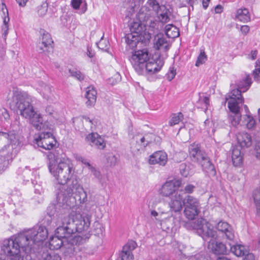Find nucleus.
<instances>
[{"label": "nucleus", "mask_w": 260, "mask_h": 260, "mask_svg": "<svg viewBox=\"0 0 260 260\" xmlns=\"http://www.w3.org/2000/svg\"><path fill=\"white\" fill-rule=\"evenodd\" d=\"M49 162L48 168L50 172L56 179L57 182L64 185L62 190L58 193L59 199L62 198L63 203L68 204V198L75 194L79 198L81 203L87 201V194L82 186L79 183L76 176H73L74 170L73 167L68 161L59 160L54 155L50 154L48 155Z\"/></svg>", "instance_id": "1"}, {"label": "nucleus", "mask_w": 260, "mask_h": 260, "mask_svg": "<svg viewBox=\"0 0 260 260\" xmlns=\"http://www.w3.org/2000/svg\"><path fill=\"white\" fill-rule=\"evenodd\" d=\"M90 216L82 215L74 211L60 214L58 216L55 235L50 238V249H58L63 245V239L76 232L80 233L87 230L90 224Z\"/></svg>", "instance_id": "2"}, {"label": "nucleus", "mask_w": 260, "mask_h": 260, "mask_svg": "<svg viewBox=\"0 0 260 260\" xmlns=\"http://www.w3.org/2000/svg\"><path fill=\"white\" fill-rule=\"evenodd\" d=\"M26 236L21 233L3 241L2 249L10 260H23L24 255L31 251Z\"/></svg>", "instance_id": "3"}, {"label": "nucleus", "mask_w": 260, "mask_h": 260, "mask_svg": "<svg viewBox=\"0 0 260 260\" xmlns=\"http://www.w3.org/2000/svg\"><path fill=\"white\" fill-rule=\"evenodd\" d=\"M13 102L20 115L25 118H29L30 123L37 129L42 128V117L34 110L30 104V97L26 92L18 90L14 91Z\"/></svg>", "instance_id": "4"}, {"label": "nucleus", "mask_w": 260, "mask_h": 260, "mask_svg": "<svg viewBox=\"0 0 260 260\" xmlns=\"http://www.w3.org/2000/svg\"><path fill=\"white\" fill-rule=\"evenodd\" d=\"M150 54L146 49L139 50L134 52L130 61L134 70L139 75H152L160 71L163 63L150 60Z\"/></svg>", "instance_id": "5"}, {"label": "nucleus", "mask_w": 260, "mask_h": 260, "mask_svg": "<svg viewBox=\"0 0 260 260\" xmlns=\"http://www.w3.org/2000/svg\"><path fill=\"white\" fill-rule=\"evenodd\" d=\"M181 185L180 180L166 181L159 189V194L169 198L168 205L171 211L180 212L183 208V191L179 189Z\"/></svg>", "instance_id": "6"}, {"label": "nucleus", "mask_w": 260, "mask_h": 260, "mask_svg": "<svg viewBox=\"0 0 260 260\" xmlns=\"http://www.w3.org/2000/svg\"><path fill=\"white\" fill-rule=\"evenodd\" d=\"M130 30L131 33L127 34L125 39L126 44L132 49L139 43H147L151 38V34L146 31L145 23L143 21L133 22Z\"/></svg>", "instance_id": "7"}, {"label": "nucleus", "mask_w": 260, "mask_h": 260, "mask_svg": "<svg viewBox=\"0 0 260 260\" xmlns=\"http://www.w3.org/2000/svg\"><path fill=\"white\" fill-rule=\"evenodd\" d=\"M185 226L188 230H196L198 235L205 241H211L217 237L216 232L214 230L213 226L204 219L190 221L185 223Z\"/></svg>", "instance_id": "8"}, {"label": "nucleus", "mask_w": 260, "mask_h": 260, "mask_svg": "<svg viewBox=\"0 0 260 260\" xmlns=\"http://www.w3.org/2000/svg\"><path fill=\"white\" fill-rule=\"evenodd\" d=\"M183 206H185L184 213L189 219H193L200 212L199 200L193 196L188 195L185 198L183 196Z\"/></svg>", "instance_id": "9"}, {"label": "nucleus", "mask_w": 260, "mask_h": 260, "mask_svg": "<svg viewBox=\"0 0 260 260\" xmlns=\"http://www.w3.org/2000/svg\"><path fill=\"white\" fill-rule=\"evenodd\" d=\"M23 233L26 236L29 245L32 248L34 244L44 241L48 236V230L43 225H36Z\"/></svg>", "instance_id": "10"}, {"label": "nucleus", "mask_w": 260, "mask_h": 260, "mask_svg": "<svg viewBox=\"0 0 260 260\" xmlns=\"http://www.w3.org/2000/svg\"><path fill=\"white\" fill-rule=\"evenodd\" d=\"M230 96H235L234 94H231ZM228 101V106L232 114L229 116V120L232 125L234 126L238 125L240 121L241 115L240 113V104H243V100L241 98H236L232 96L230 100Z\"/></svg>", "instance_id": "11"}, {"label": "nucleus", "mask_w": 260, "mask_h": 260, "mask_svg": "<svg viewBox=\"0 0 260 260\" xmlns=\"http://www.w3.org/2000/svg\"><path fill=\"white\" fill-rule=\"evenodd\" d=\"M83 239L80 236H75L70 242L62 245V250L64 259L70 260L73 258L77 253V251L79 250L78 245L83 242Z\"/></svg>", "instance_id": "12"}, {"label": "nucleus", "mask_w": 260, "mask_h": 260, "mask_svg": "<svg viewBox=\"0 0 260 260\" xmlns=\"http://www.w3.org/2000/svg\"><path fill=\"white\" fill-rule=\"evenodd\" d=\"M35 140L39 147L46 150L53 149L56 144V140L50 132H43L39 133Z\"/></svg>", "instance_id": "13"}, {"label": "nucleus", "mask_w": 260, "mask_h": 260, "mask_svg": "<svg viewBox=\"0 0 260 260\" xmlns=\"http://www.w3.org/2000/svg\"><path fill=\"white\" fill-rule=\"evenodd\" d=\"M251 84V80L249 75H246L245 77L242 80L238 81L237 83V88L232 90L229 92L226 96L225 100H230L232 96L231 94H234L235 96H233V98H241L243 100V103H244V98L241 95V92H244L246 91L250 86Z\"/></svg>", "instance_id": "14"}, {"label": "nucleus", "mask_w": 260, "mask_h": 260, "mask_svg": "<svg viewBox=\"0 0 260 260\" xmlns=\"http://www.w3.org/2000/svg\"><path fill=\"white\" fill-rule=\"evenodd\" d=\"M189 156L191 160L196 162L200 163L208 155L204 150L201 149L199 144L193 143L188 146Z\"/></svg>", "instance_id": "15"}, {"label": "nucleus", "mask_w": 260, "mask_h": 260, "mask_svg": "<svg viewBox=\"0 0 260 260\" xmlns=\"http://www.w3.org/2000/svg\"><path fill=\"white\" fill-rule=\"evenodd\" d=\"M146 7H143L141 8L138 15V19L140 21L145 23V28L148 26L152 29H155L157 25V21L150 15L149 10H147Z\"/></svg>", "instance_id": "16"}, {"label": "nucleus", "mask_w": 260, "mask_h": 260, "mask_svg": "<svg viewBox=\"0 0 260 260\" xmlns=\"http://www.w3.org/2000/svg\"><path fill=\"white\" fill-rule=\"evenodd\" d=\"M39 32L40 40L41 41L38 46L39 52L42 53L50 51L49 49L52 48V45L53 43L51 35L43 29H41Z\"/></svg>", "instance_id": "17"}, {"label": "nucleus", "mask_w": 260, "mask_h": 260, "mask_svg": "<svg viewBox=\"0 0 260 260\" xmlns=\"http://www.w3.org/2000/svg\"><path fill=\"white\" fill-rule=\"evenodd\" d=\"M216 229L222 234V237L230 241L235 238L234 232L232 226L227 222L221 220L215 226Z\"/></svg>", "instance_id": "18"}, {"label": "nucleus", "mask_w": 260, "mask_h": 260, "mask_svg": "<svg viewBox=\"0 0 260 260\" xmlns=\"http://www.w3.org/2000/svg\"><path fill=\"white\" fill-rule=\"evenodd\" d=\"M85 140L92 147L103 150L106 146V142L104 139L98 133H92L88 134L85 138Z\"/></svg>", "instance_id": "19"}, {"label": "nucleus", "mask_w": 260, "mask_h": 260, "mask_svg": "<svg viewBox=\"0 0 260 260\" xmlns=\"http://www.w3.org/2000/svg\"><path fill=\"white\" fill-rule=\"evenodd\" d=\"M137 246V243L133 240L128 241L123 247L122 250L119 255L121 260H133L134 255L132 253Z\"/></svg>", "instance_id": "20"}, {"label": "nucleus", "mask_w": 260, "mask_h": 260, "mask_svg": "<svg viewBox=\"0 0 260 260\" xmlns=\"http://www.w3.org/2000/svg\"><path fill=\"white\" fill-rule=\"evenodd\" d=\"M208 248L215 254H226L229 251V246H226L222 242H215L211 240L209 242Z\"/></svg>", "instance_id": "21"}, {"label": "nucleus", "mask_w": 260, "mask_h": 260, "mask_svg": "<svg viewBox=\"0 0 260 260\" xmlns=\"http://www.w3.org/2000/svg\"><path fill=\"white\" fill-rule=\"evenodd\" d=\"M168 161V156L166 152L158 151L150 155L149 162L151 165L158 164L164 166Z\"/></svg>", "instance_id": "22"}, {"label": "nucleus", "mask_w": 260, "mask_h": 260, "mask_svg": "<svg viewBox=\"0 0 260 260\" xmlns=\"http://www.w3.org/2000/svg\"><path fill=\"white\" fill-rule=\"evenodd\" d=\"M237 139L241 148H248L252 145L251 137L247 133H239L237 135Z\"/></svg>", "instance_id": "23"}, {"label": "nucleus", "mask_w": 260, "mask_h": 260, "mask_svg": "<svg viewBox=\"0 0 260 260\" xmlns=\"http://www.w3.org/2000/svg\"><path fill=\"white\" fill-rule=\"evenodd\" d=\"M85 97L87 99L86 105L88 107H93L96 102L97 92L92 86H89L86 88Z\"/></svg>", "instance_id": "24"}, {"label": "nucleus", "mask_w": 260, "mask_h": 260, "mask_svg": "<svg viewBox=\"0 0 260 260\" xmlns=\"http://www.w3.org/2000/svg\"><path fill=\"white\" fill-rule=\"evenodd\" d=\"M156 14L157 17L160 22L166 23L170 20V15L171 14L169 9H168L165 5H161V8L157 12Z\"/></svg>", "instance_id": "25"}, {"label": "nucleus", "mask_w": 260, "mask_h": 260, "mask_svg": "<svg viewBox=\"0 0 260 260\" xmlns=\"http://www.w3.org/2000/svg\"><path fill=\"white\" fill-rule=\"evenodd\" d=\"M199 164L202 166L203 171L206 172L209 176H214L216 175L215 167L208 156Z\"/></svg>", "instance_id": "26"}, {"label": "nucleus", "mask_w": 260, "mask_h": 260, "mask_svg": "<svg viewBox=\"0 0 260 260\" xmlns=\"http://www.w3.org/2000/svg\"><path fill=\"white\" fill-rule=\"evenodd\" d=\"M235 19L243 23L250 21V15L248 9L246 8L238 9L236 11Z\"/></svg>", "instance_id": "27"}, {"label": "nucleus", "mask_w": 260, "mask_h": 260, "mask_svg": "<svg viewBox=\"0 0 260 260\" xmlns=\"http://www.w3.org/2000/svg\"><path fill=\"white\" fill-rule=\"evenodd\" d=\"M232 159L235 166H240L243 162V155L239 146L233 148L232 153Z\"/></svg>", "instance_id": "28"}, {"label": "nucleus", "mask_w": 260, "mask_h": 260, "mask_svg": "<svg viewBox=\"0 0 260 260\" xmlns=\"http://www.w3.org/2000/svg\"><path fill=\"white\" fill-rule=\"evenodd\" d=\"M228 246L231 252L237 256H242L246 255L247 253L245 247L242 245L237 244L232 245L231 243H229Z\"/></svg>", "instance_id": "29"}, {"label": "nucleus", "mask_w": 260, "mask_h": 260, "mask_svg": "<svg viewBox=\"0 0 260 260\" xmlns=\"http://www.w3.org/2000/svg\"><path fill=\"white\" fill-rule=\"evenodd\" d=\"M154 47L155 49L160 50L164 52L167 51L170 48L168 42L163 37H158L154 43Z\"/></svg>", "instance_id": "30"}, {"label": "nucleus", "mask_w": 260, "mask_h": 260, "mask_svg": "<svg viewBox=\"0 0 260 260\" xmlns=\"http://www.w3.org/2000/svg\"><path fill=\"white\" fill-rule=\"evenodd\" d=\"M40 92L45 99L52 100V87L50 86L47 85L43 82L40 83Z\"/></svg>", "instance_id": "31"}, {"label": "nucleus", "mask_w": 260, "mask_h": 260, "mask_svg": "<svg viewBox=\"0 0 260 260\" xmlns=\"http://www.w3.org/2000/svg\"><path fill=\"white\" fill-rule=\"evenodd\" d=\"M2 139H7L10 143L12 145H18L19 144V140L16 135L12 132L5 133L1 132Z\"/></svg>", "instance_id": "32"}, {"label": "nucleus", "mask_w": 260, "mask_h": 260, "mask_svg": "<svg viewBox=\"0 0 260 260\" xmlns=\"http://www.w3.org/2000/svg\"><path fill=\"white\" fill-rule=\"evenodd\" d=\"M41 259L42 260H61L60 256L54 252H49L48 251H43L41 254Z\"/></svg>", "instance_id": "33"}, {"label": "nucleus", "mask_w": 260, "mask_h": 260, "mask_svg": "<svg viewBox=\"0 0 260 260\" xmlns=\"http://www.w3.org/2000/svg\"><path fill=\"white\" fill-rule=\"evenodd\" d=\"M136 140V145L135 150L139 151L141 149L144 148L149 143L148 141H146L144 137H142L139 139L137 137L135 138Z\"/></svg>", "instance_id": "34"}, {"label": "nucleus", "mask_w": 260, "mask_h": 260, "mask_svg": "<svg viewBox=\"0 0 260 260\" xmlns=\"http://www.w3.org/2000/svg\"><path fill=\"white\" fill-rule=\"evenodd\" d=\"M253 197L257 214L260 215V188L253 191Z\"/></svg>", "instance_id": "35"}, {"label": "nucleus", "mask_w": 260, "mask_h": 260, "mask_svg": "<svg viewBox=\"0 0 260 260\" xmlns=\"http://www.w3.org/2000/svg\"><path fill=\"white\" fill-rule=\"evenodd\" d=\"M183 115L182 113L179 112L176 114H173L172 115L171 118L169 121V124L171 126H173L175 124H177L179 122L183 119Z\"/></svg>", "instance_id": "36"}, {"label": "nucleus", "mask_w": 260, "mask_h": 260, "mask_svg": "<svg viewBox=\"0 0 260 260\" xmlns=\"http://www.w3.org/2000/svg\"><path fill=\"white\" fill-rule=\"evenodd\" d=\"M69 72L71 77L76 78L80 81H83L84 79V74L76 69H69Z\"/></svg>", "instance_id": "37"}, {"label": "nucleus", "mask_w": 260, "mask_h": 260, "mask_svg": "<svg viewBox=\"0 0 260 260\" xmlns=\"http://www.w3.org/2000/svg\"><path fill=\"white\" fill-rule=\"evenodd\" d=\"M174 26L173 24H167L165 26V33L169 38H174L178 37L179 34L178 31H174V34L170 33V31Z\"/></svg>", "instance_id": "38"}, {"label": "nucleus", "mask_w": 260, "mask_h": 260, "mask_svg": "<svg viewBox=\"0 0 260 260\" xmlns=\"http://www.w3.org/2000/svg\"><path fill=\"white\" fill-rule=\"evenodd\" d=\"M48 8V4L46 2H43L41 5L39 6L37 8V12L40 16H44L47 11Z\"/></svg>", "instance_id": "39"}, {"label": "nucleus", "mask_w": 260, "mask_h": 260, "mask_svg": "<svg viewBox=\"0 0 260 260\" xmlns=\"http://www.w3.org/2000/svg\"><path fill=\"white\" fill-rule=\"evenodd\" d=\"M147 4L152 9L155 13L161 8V5H159L157 0H148Z\"/></svg>", "instance_id": "40"}, {"label": "nucleus", "mask_w": 260, "mask_h": 260, "mask_svg": "<svg viewBox=\"0 0 260 260\" xmlns=\"http://www.w3.org/2000/svg\"><path fill=\"white\" fill-rule=\"evenodd\" d=\"M104 36L101 38V40L96 43L98 48L102 50L107 51L109 46L108 42L103 39Z\"/></svg>", "instance_id": "41"}, {"label": "nucleus", "mask_w": 260, "mask_h": 260, "mask_svg": "<svg viewBox=\"0 0 260 260\" xmlns=\"http://www.w3.org/2000/svg\"><path fill=\"white\" fill-rule=\"evenodd\" d=\"M207 60V56L204 51H201L198 57L196 62V66L199 67L200 65L204 63Z\"/></svg>", "instance_id": "42"}, {"label": "nucleus", "mask_w": 260, "mask_h": 260, "mask_svg": "<svg viewBox=\"0 0 260 260\" xmlns=\"http://www.w3.org/2000/svg\"><path fill=\"white\" fill-rule=\"evenodd\" d=\"M254 78L255 80H260V60H257L256 62L255 69L253 71Z\"/></svg>", "instance_id": "43"}, {"label": "nucleus", "mask_w": 260, "mask_h": 260, "mask_svg": "<svg viewBox=\"0 0 260 260\" xmlns=\"http://www.w3.org/2000/svg\"><path fill=\"white\" fill-rule=\"evenodd\" d=\"M246 121V126L248 129L252 128L255 124V120L254 118L249 115H246V118L245 119Z\"/></svg>", "instance_id": "44"}, {"label": "nucleus", "mask_w": 260, "mask_h": 260, "mask_svg": "<svg viewBox=\"0 0 260 260\" xmlns=\"http://www.w3.org/2000/svg\"><path fill=\"white\" fill-rule=\"evenodd\" d=\"M9 118V114L6 109H0V119L1 121H7Z\"/></svg>", "instance_id": "45"}, {"label": "nucleus", "mask_w": 260, "mask_h": 260, "mask_svg": "<svg viewBox=\"0 0 260 260\" xmlns=\"http://www.w3.org/2000/svg\"><path fill=\"white\" fill-rule=\"evenodd\" d=\"M195 188H196L195 186H194L192 184H189L186 185L185 186L184 189H182V190L183 191V194L184 193L189 194V193H192L194 191Z\"/></svg>", "instance_id": "46"}, {"label": "nucleus", "mask_w": 260, "mask_h": 260, "mask_svg": "<svg viewBox=\"0 0 260 260\" xmlns=\"http://www.w3.org/2000/svg\"><path fill=\"white\" fill-rule=\"evenodd\" d=\"M188 167L187 168L185 164H182L180 166V172L182 176L184 177H187L189 175Z\"/></svg>", "instance_id": "47"}, {"label": "nucleus", "mask_w": 260, "mask_h": 260, "mask_svg": "<svg viewBox=\"0 0 260 260\" xmlns=\"http://www.w3.org/2000/svg\"><path fill=\"white\" fill-rule=\"evenodd\" d=\"M88 169L91 172L93 175L98 178L100 181H101V175L100 171L96 170L95 168L92 166L88 168Z\"/></svg>", "instance_id": "48"}, {"label": "nucleus", "mask_w": 260, "mask_h": 260, "mask_svg": "<svg viewBox=\"0 0 260 260\" xmlns=\"http://www.w3.org/2000/svg\"><path fill=\"white\" fill-rule=\"evenodd\" d=\"M199 102L202 103H203L204 104V106L205 107V109L206 110L207 109L208 106H209L210 100L208 96H200L199 99Z\"/></svg>", "instance_id": "49"}, {"label": "nucleus", "mask_w": 260, "mask_h": 260, "mask_svg": "<svg viewBox=\"0 0 260 260\" xmlns=\"http://www.w3.org/2000/svg\"><path fill=\"white\" fill-rule=\"evenodd\" d=\"M82 3V0H71V6L75 10L79 9Z\"/></svg>", "instance_id": "50"}, {"label": "nucleus", "mask_w": 260, "mask_h": 260, "mask_svg": "<svg viewBox=\"0 0 260 260\" xmlns=\"http://www.w3.org/2000/svg\"><path fill=\"white\" fill-rule=\"evenodd\" d=\"M176 74V70L174 69V68H170L169 72L168 74V79L170 81L172 80L175 77Z\"/></svg>", "instance_id": "51"}, {"label": "nucleus", "mask_w": 260, "mask_h": 260, "mask_svg": "<svg viewBox=\"0 0 260 260\" xmlns=\"http://www.w3.org/2000/svg\"><path fill=\"white\" fill-rule=\"evenodd\" d=\"M8 25H3L2 28V35L4 39H6L7 36L8 34Z\"/></svg>", "instance_id": "52"}, {"label": "nucleus", "mask_w": 260, "mask_h": 260, "mask_svg": "<svg viewBox=\"0 0 260 260\" xmlns=\"http://www.w3.org/2000/svg\"><path fill=\"white\" fill-rule=\"evenodd\" d=\"M77 159L84 164L86 167L89 168L91 166L90 164L87 161V160L81 156H79L77 157Z\"/></svg>", "instance_id": "53"}, {"label": "nucleus", "mask_w": 260, "mask_h": 260, "mask_svg": "<svg viewBox=\"0 0 260 260\" xmlns=\"http://www.w3.org/2000/svg\"><path fill=\"white\" fill-rule=\"evenodd\" d=\"M255 156L257 158L260 159V141L258 142L255 146Z\"/></svg>", "instance_id": "54"}, {"label": "nucleus", "mask_w": 260, "mask_h": 260, "mask_svg": "<svg viewBox=\"0 0 260 260\" xmlns=\"http://www.w3.org/2000/svg\"><path fill=\"white\" fill-rule=\"evenodd\" d=\"M108 161L110 162L111 166H114L116 163V157L113 155L109 156Z\"/></svg>", "instance_id": "55"}, {"label": "nucleus", "mask_w": 260, "mask_h": 260, "mask_svg": "<svg viewBox=\"0 0 260 260\" xmlns=\"http://www.w3.org/2000/svg\"><path fill=\"white\" fill-rule=\"evenodd\" d=\"M249 30V27L248 25H243L241 27V31L244 35H247Z\"/></svg>", "instance_id": "56"}, {"label": "nucleus", "mask_w": 260, "mask_h": 260, "mask_svg": "<svg viewBox=\"0 0 260 260\" xmlns=\"http://www.w3.org/2000/svg\"><path fill=\"white\" fill-rule=\"evenodd\" d=\"M46 112L49 115H52L54 112L53 108L51 106H48L46 108Z\"/></svg>", "instance_id": "57"}, {"label": "nucleus", "mask_w": 260, "mask_h": 260, "mask_svg": "<svg viewBox=\"0 0 260 260\" xmlns=\"http://www.w3.org/2000/svg\"><path fill=\"white\" fill-rule=\"evenodd\" d=\"M223 8L220 5H218L215 7V13L216 14H220L222 12Z\"/></svg>", "instance_id": "58"}, {"label": "nucleus", "mask_w": 260, "mask_h": 260, "mask_svg": "<svg viewBox=\"0 0 260 260\" xmlns=\"http://www.w3.org/2000/svg\"><path fill=\"white\" fill-rule=\"evenodd\" d=\"M257 51L256 50H252L250 54L249 55V57L252 60H254L257 57Z\"/></svg>", "instance_id": "59"}, {"label": "nucleus", "mask_w": 260, "mask_h": 260, "mask_svg": "<svg viewBox=\"0 0 260 260\" xmlns=\"http://www.w3.org/2000/svg\"><path fill=\"white\" fill-rule=\"evenodd\" d=\"M243 260H254V256L252 253H247Z\"/></svg>", "instance_id": "60"}, {"label": "nucleus", "mask_w": 260, "mask_h": 260, "mask_svg": "<svg viewBox=\"0 0 260 260\" xmlns=\"http://www.w3.org/2000/svg\"><path fill=\"white\" fill-rule=\"evenodd\" d=\"M82 118L84 119L85 121L90 122L91 124H94L95 123L94 119H91L87 116H82Z\"/></svg>", "instance_id": "61"}, {"label": "nucleus", "mask_w": 260, "mask_h": 260, "mask_svg": "<svg viewBox=\"0 0 260 260\" xmlns=\"http://www.w3.org/2000/svg\"><path fill=\"white\" fill-rule=\"evenodd\" d=\"M28 0H16L20 6L24 7Z\"/></svg>", "instance_id": "62"}, {"label": "nucleus", "mask_w": 260, "mask_h": 260, "mask_svg": "<svg viewBox=\"0 0 260 260\" xmlns=\"http://www.w3.org/2000/svg\"><path fill=\"white\" fill-rule=\"evenodd\" d=\"M87 55L90 57V58H92L94 56V53L92 51V50H91V49L89 47L87 48Z\"/></svg>", "instance_id": "63"}, {"label": "nucleus", "mask_w": 260, "mask_h": 260, "mask_svg": "<svg viewBox=\"0 0 260 260\" xmlns=\"http://www.w3.org/2000/svg\"><path fill=\"white\" fill-rule=\"evenodd\" d=\"M210 0H203L202 4L203 7L205 9H206L208 7L209 2Z\"/></svg>", "instance_id": "64"}]
</instances>
